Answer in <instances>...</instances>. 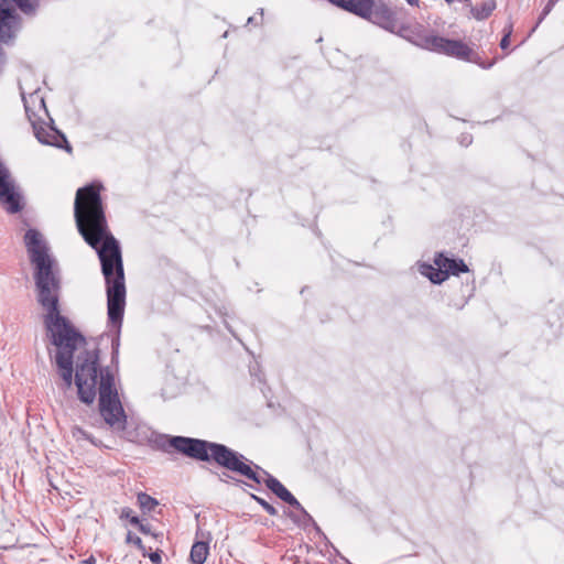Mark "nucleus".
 Here are the masks:
<instances>
[{"instance_id":"nucleus-8","label":"nucleus","mask_w":564,"mask_h":564,"mask_svg":"<svg viewBox=\"0 0 564 564\" xmlns=\"http://www.w3.org/2000/svg\"><path fill=\"white\" fill-rule=\"evenodd\" d=\"M262 473L267 476L264 484L265 486L276 495L281 500L296 508L303 514L304 519L312 520V517L306 512L299 500L273 476L268 474L265 470Z\"/></svg>"},{"instance_id":"nucleus-15","label":"nucleus","mask_w":564,"mask_h":564,"mask_svg":"<svg viewBox=\"0 0 564 564\" xmlns=\"http://www.w3.org/2000/svg\"><path fill=\"white\" fill-rule=\"evenodd\" d=\"M137 501L143 512H151L159 505V501L155 498L145 492H139Z\"/></svg>"},{"instance_id":"nucleus-9","label":"nucleus","mask_w":564,"mask_h":564,"mask_svg":"<svg viewBox=\"0 0 564 564\" xmlns=\"http://www.w3.org/2000/svg\"><path fill=\"white\" fill-rule=\"evenodd\" d=\"M33 128L34 134L41 143L53 145L61 149L65 148L68 152L72 151V148L66 140V137L55 128H44L42 126L37 127L35 123H33Z\"/></svg>"},{"instance_id":"nucleus-28","label":"nucleus","mask_w":564,"mask_h":564,"mask_svg":"<svg viewBox=\"0 0 564 564\" xmlns=\"http://www.w3.org/2000/svg\"><path fill=\"white\" fill-rule=\"evenodd\" d=\"M253 20H254V18H253V17H250V18L248 19L247 23H248V24H251V23H253Z\"/></svg>"},{"instance_id":"nucleus-26","label":"nucleus","mask_w":564,"mask_h":564,"mask_svg":"<svg viewBox=\"0 0 564 564\" xmlns=\"http://www.w3.org/2000/svg\"><path fill=\"white\" fill-rule=\"evenodd\" d=\"M80 564H96V557L90 555L89 557L80 561Z\"/></svg>"},{"instance_id":"nucleus-3","label":"nucleus","mask_w":564,"mask_h":564,"mask_svg":"<svg viewBox=\"0 0 564 564\" xmlns=\"http://www.w3.org/2000/svg\"><path fill=\"white\" fill-rule=\"evenodd\" d=\"M98 350L80 351L76 359L75 384L84 403L94 402L99 392V412L105 423L117 434L127 427V415L115 388L113 376L108 369H99Z\"/></svg>"},{"instance_id":"nucleus-13","label":"nucleus","mask_w":564,"mask_h":564,"mask_svg":"<svg viewBox=\"0 0 564 564\" xmlns=\"http://www.w3.org/2000/svg\"><path fill=\"white\" fill-rule=\"evenodd\" d=\"M330 3L356 15L361 14L366 9V0H328Z\"/></svg>"},{"instance_id":"nucleus-5","label":"nucleus","mask_w":564,"mask_h":564,"mask_svg":"<svg viewBox=\"0 0 564 564\" xmlns=\"http://www.w3.org/2000/svg\"><path fill=\"white\" fill-rule=\"evenodd\" d=\"M419 46L433 52L442 53L459 59H469L471 50L462 41L449 40L437 35H424Z\"/></svg>"},{"instance_id":"nucleus-18","label":"nucleus","mask_w":564,"mask_h":564,"mask_svg":"<svg viewBox=\"0 0 564 564\" xmlns=\"http://www.w3.org/2000/svg\"><path fill=\"white\" fill-rule=\"evenodd\" d=\"M252 498L270 514V516H276L278 514V510L275 507H273L272 505H270L268 501H265L264 499L258 497V496H254L252 495Z\"/></svg>"},{"instance_id":"nucleus-7","label":"nucleus","mask_w":564,"mask_h":564,"mask_svg":"<svg viewBox=\"0 0 564 564\" xmlns=\"http://www.w3.org/2000/svg\"><path fill=\"white\" fill-rule=\"evenodd\" d=\"M0 205L10 214L21 210V195L10 180L9 171L0 163Z\"/></svg>"},{"instance_id":"nucleus-11","label":"nucleus","mask_w":564,"mask_h":564,"mask_svg":"<svg viewBox=\"0 0 564 564\" xmlns=\"http://www.w3.org/2000/svg\"><path fill=\"white\" fill-rule=\"evenodd\" d=\"M436 267L443 268L446 271V279L449 274L457 275L468 271V267L463 260H455L445 257L443 253H438L434 260Z\"/></svg>"},{"instance_id":"nucleus-6","label":"nucleus","mask_w":564,"mask_h":564,"mask_svg":"<svg viewBox=\"0 0 564 564\" xmlns=\"http://www.w3.org/2000/svg\"><path fill=\"white\" fill-rule=\"evenodd\" d=\"M358 17L367 19L390 32H394L398 28L395 12L386 3L375 4L372 0H366V9Z\"/></svg>"},{"instance_id":"nucleus-14","label":"nucleus","mask_w":564,"mask_h":564,"mask_svg":"<svg viewBox=\"0 0 564 564\" xmlns=\"http://www.w3.org/2000/svg\"><path fill=\"white\" fill-rule=\"evenodd\" d=\"M496 7L495 0H486L479 7H473L471 14L476 20L481 21L487 19L494 12Z\"/></svg>"},{"instance_id":"nucleus-23","label":"nucleus","mask_w":564,"mask_h":564,"mask_svg":"<svg viewBox=\"0 0 564 564\" xmlns=\"http://www.w3.org/2000/svg\"><path fill=\"white\" fill-rule=\"evenodd\" d=\"M149 558L152 563L154 564H160L161 563V555L159 552H153L149 555Z\"/></svg>"},{"instance_id":"nucleus-24","label":"nucleus","mask_w":564,"mask_h":564,"mask_svg":"<svg viewBox=\"0 0 564 564\" xmlns=\"http://www.w3.org/2000/svg\"><path fill=\"white\" fill-rule=\"evenodd\" d=\"M137 527L139 528V530L143 533V534H150L151 533V528L149 524H143L139 521V524H137Z\"/></svg>"},{"instance_id":"nucleus-27","label":"nucleus","mask_w":564,"mask_h":564,"mask_svg":"<svg viewBox=\"0 0 564 564\" xmlns=\"http://www.w3.org/2000/svg\"><path fill=\"white\" fill-rule=\"evenodd\" d=\"M411 7H419V0H405Z\"/></svg>"},{"instance_id":"nucleus-21","label":"nucleus","mask_w":564,"mask_h":564,"mask_svg":"<svg viewBox=\"0 0 564 564\" xmlns=\"http://www.w3.org/2000/svg\"><path fill=\"white\" fill-rule=\"evenodd\" d=\"M556 1H557V0H549V2L546 3V6L543 8V10H542V12H541V15H540V18H539V21H538V23H536L535 28H536V26L539 25V23H541V22L545 19V17H546L551 11H552V9H553V7H554V4H555V2H556Z\"/></svg>"},{"instance_id":"nucleus-4","label":"nucleus","mask_w":564,"mask_h":564,"mask_svg":"<svg viewBox=\"0 0 564 564\" xmlns=\"http://www.w3.org/2000/svg\"><path fill=\"white\" fill-rule=\"evenodd\" d=\"M167 444L189 458L202 462L214 460L219 466L245 476L257 484L262 482L261 477L247 463L248 459L224 444L186 436H170L167 437Z\"/></svg>"},{"instance_id":"nucleus-22","label":"nucleus","mask_w":564,"mask_h":564,"mask_svg":"<svg viewBox=\"0 0 564 564\" xmlns=\"http://www.w3.org/2000/svg\"><path fill=\"white\" fill-rule=\"evenodd\" d=\"M121 518L128 519L130 521V523L134 524V525L139 524V521H140L138 517L132 516V510L129 508L122 509Z\"/></svg>"},{"instance_id":"nucleus-17","label":"nucleus","mask_w":564,"mask_h":564,"mask_svg":"<svg viewBox=\"0 0 564 564\" xmlns=\"http://www.w3.org/2000/svg\"><path fill=\"white\" fill-rule=\"evenodd\" d=\"M72 434L75 438L77 440H87L89 441L90 443H93L94 445H97V442L95 441V438L88 433L86 432L85 430H83L82 427L79 426H75L73 427L72 430Z\"/></svg>"},{"instance_id":"nucleus-2","label":"nucleus","mask_w":564,"mask_h":564,"mask_svg":"<svg viewBox=\"0 0 564 564\" xmlns=\"http://www.w3.org/2000/svg\"><path fill=\"white\" fill-rule=\"evenodd\" d=\"M100 184L79 188L74 203V217L84 240L97 251L106 282L108 323L115 328L112 361L119 354V335L126 307L124 270L119 241L108 230Z\"/></svg>"},{"instance_id":"nucleus-16","label":"nucleus","mask_w":564,"mask_h":564,"mask_svg":"<svg viewBox=\"0 0 564 564\" xmlns=\"http://www.w3.org/2000/svg\"><path fill=\"white\" fill-rule=\"evenodd\" d=\"M22 98H23V102H24L25 112L28 113L29 117L31 113V102L32 104L39 102L41 108H45L44 99H43V97H41L37 94V91L30 94L28 98L22 93Z\"/></svg>"},{"instance_id":"nucleus-20","label":"nucleus","mask_w":564,"mask_h":564,"mask_svg":"<svg viewBox=\"0 0 564 564\" xmlns=\"http://www.w3.org/2000/svg\"><path fill=\"white\" fill-rule=\"evenodd\" d=\"M126 542L134 544L138 549L142 551L144 550L142 540L139 536L134 535L131 531L128 532Z\"/></svg>"},{"instance_id":"nucleus-10","label":"nucleus","mask_w":564,"mask_h":564,"mask_svg":"<svg viewBox=\"0 0 564 564\" xmlns=\"http://www.w3.org/2000/svg\"><path fill=\"white\" fill-rule=\"evenodd\" d=\"M197 538L199 533L197 532ZM209 533L207 534V539H205V534L200 533V539L196 540L192 545L189 553V561L192 564H204L209 554Z\"/></svg>"},{"instance_id":"nucleus-25","label":"nucleus","mask_w":564,"mask_h":564,"mask_svg":"<svg viewBox=\"0 0 564 564\" xmlns=\"http://www.w3.org/2000/svg\"><path fill=\"white\" fill-rule=\"evenodd\" d=\"M459 142H460V144H463V145H466V147H467V145H469V144L471 143V135H469V134H464V135H462V138H460V141H459Z\"/></svg>"},{"instance_id":"nucleus-29","label":"nucleus","mask_w":564,"mask_h":564,"mask_svg":"<svg viewBox=\"0 0 564 564\" xmlns=\"http://www.w3.org/2000/svg\"><path fill=\"white\" fill-rule=\"evenodd\" d=\"M494 65V62L489 63L488 65H482L484 68H490Z\"/></svg>"},{"instance_id":"nucleus-1","label":"nucleus","mask_w":564,"mask_h":564,"mask_svg":"<svg viewBox=\"0 0 564 564\" xmlns=\"http://www.w3.org/2000/svg\"><path fill=\"white\" fill-rule=\"evenodd\" d=\"M25 247L31 263L34 265L36 300L45 311L44 326L47 338L55 347L54 359L57 372L66 388L73 384L74 354L86 344L85 337L59 311L62 279L56 260L50 254V248L42 234L29 229L24 235Z\"/></svg>"},{"instance_id":"nucleus-12","label":"nucleus","mask_w":564,"mask_h":564,"mask_svg":"<svg viewBox=\"0 0 564 564\" xmlns=\"http://www.w3.org/2000/svg\"><path fill=\"white\" fill-rule=\"evenodd\" d=\"M420 273L431 280L435 284H440L446 280V271L443 268H434L432 264L423 263L420 265Z\"/></svg>"},{"instance_id":"nucleus-19","label":"nucleus","mask_w":564,"mask_h":564,"mask_svg":"<svg viewBox=\"0 0 564 564\" xmlns=\"http://www.w3.org/2000/svg\"><path fill=\"white\" fill-rule=\"evenodd\" d=\"M511 33H512V24L510 23L509 25H507L505 28V35H503V37L500 41V47L502 50L508 48V46L510 44V35H511Z\"/></svg>"}]
</instances>
